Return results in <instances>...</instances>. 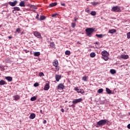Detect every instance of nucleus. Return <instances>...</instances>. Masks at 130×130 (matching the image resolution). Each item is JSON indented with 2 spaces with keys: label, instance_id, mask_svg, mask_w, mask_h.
I'll return each instance as SVG.
<instances>
[{
  "label": "nucleus",
  "instance_id": "obj_38",
  "mask_svg": "<svg viewBox=\"0 0 130 130\" xmlns=\"http://www.w3.org/2000/svg\"><path fill=\"white\" fill-rule=\"evenodd\" d=\"M126 35H127V38L128 39H129V38H130V32H127Z\"/></svg>",
  "mask_w": 130,
  "mask_h": 130
},
{
  "label": "nucleus",
  "instance_id": "obj_51",
  "mask_svg": "<svg viewBox=\"0 0 130 130\" xmlns=\"http://www.w3.org/2000/svg\"><path fill=\"white\" fill-rule=\"evenodd\" d=\"M127 128H129V129H130V124H128L127 125Z\"/></svg>",
  "mask_w": 130,
  "mask_h": 130
},
{
  "label": "nucleus",
  "instance_id": "obj_22",
  "mask_svg": "<svg viewBox=\"0 0 130 130\" xmlns=\"http://www.w3.org/2000/svg\"><path fill=\"white\" fill-rule=\"evenodd\" d=\"M106 91L107 94H111V90H110V89H109L108 88H106Z\"/></svg>",
  "mask_w": 130,
  "mask_h": 130
},
{
  "label": "nucleus",
  "instance_id": "obj_40",
  "mask_svg": "<svg viewBox=\"0 0 130 130\" xmlns=\"http://www.w3.org/2000/svg\"><path fill=\"white\" fill-rule=\"evenodd\" d=\"M34 87H38V86H39V83L37 82L34 84Z\"/></svg>",
  "mask_w": 130,
  "mask_h": 130
},
{
  "label": "nucleus",
  "instance_id": "obj_27",
  "mask_svg": "<svg viewBox=\"0 0 130 130\" xmlns=\"http://www.w3.org/2000/svg\"><path fill=\"white\" fill-rule=\"evenodd\" d=\"M45 19H46V17L44 16H42L40 17V20H41V21H42L43 20H45Z\"/></svg>",
  "mask_w": 130,
  "mask_h": 130
},
{
  "label": "nucleus",
  "instance_id": "obj_7",
  "mask_svg": "<svg viewBox=\"0 0 130 130\" xmlns=\"http://www.w3.org/2000/svg\"><path fill=\"white\" fill-rule=\"evenodd\" d=\"M83 101V99L82 98H80L78 99H75L73 101H72V103L73 104H77V103H80V102H82Z\"/></svg>",
  "mask_w": 130,
  "mask_h": 130
},
{
  "label": "nucleus",
  "instance_id": "obj_5",
  "mask_svg": "<svg viewBox=\"0 0 130 130\" xmlns=\"http://www.w3.org/2000/svg\"><path fill=\"white\" fill-rule=\"evenodd\" d=\"M56 89H57V91L58 92H61L64 89V85L62 84V83H60L57 86Z\"/></svg>",
  "mask_w": 130,
  "mask_h": 130
},
{
  "label": "nucleus",
  "instance_id": "obj_56",
  "mask_svg": "<svg viewBox=\"0 0 130 130\" xmlns=\"http://www.w3.org/2000/svg\"><path fill=\"white\" fill-rule=\"evenodd\" d=\"M0 82H5V81H4V80H1V81H0Z\"/></svg>",
  "mask_w": 130,
  "mask_h": 130
},
{
  "label": "nucleus",
  "instance_id": "obj_34",
  "mask_svg": "<svg viewBox=\"0 0 130 130\" xmlns=\"http://www.w3.org/2000/svg\"><path fill=\"white\" fill-rule=\"evenodd\" d=\"M0 85H7V82H0Z\"/></svg>",
  "mask_w": 130,
  "mask_h": 130
},
{
  "label": "nucleus",
  "instance_id": "obj_17",
  "mask_svg": "<svg viewBox=\"0 0 130 130\" xmlns=\"http://www.w3.org/2000/svg\"><path fill=\"white\" fill-rule=\"evenodd\" d=\"M56 5H57V3L56 2H55L54 3H51L50 5H49V7L50 8H52L53 7H55V6H56Z\"/></svg>",
  "mask_w": 130,
  "mask_h": 130
},
{
  "label": "nucleus",
  "instance_id": "obj_16",
  "mask_svg": "<svg viewBox=\"0 0 130 130\" xmlns=\"http://www.w3.org/2000/svg\"><path fill=\"white\" fill-rule=\"evenodd\" d=\"M121 58H123V59H127L128 58V55H121Z\"/></svg>",
  "mask_w": 130,
  "mask_h": 130
},
{
  "label": "nucleus",
  "instance_id": "obj_20",
  "mask_svg": "<svg viewBox=\"0 0 130 130\" xmlns=\"http://www.w3.org/2000/svg\"><path fill=\"white\" fill-rule=\"evenodd\" d=\"M13 98L14 99V100H19V99H20V96L16 95L13 96Z\"/></svg>",
  "mask_w": 130,
  "mask_h": 130
},
{
  "label": "nucleus",
  "instance_id": "obj_19",
  "mask_svg": "<svg viewBox=\"0 0 130 130\" xmlns=\"http://www.w3.org/2000/svg\"><path fill=\"white\" fill-rule=\"evenodd\" d=\"M40 52H35L34 53V56H39L40 55Z\"/></svg>",
  "mask_w": 130,
  "mask_h": 130
},
{
  "label": "nucleus",
  "instance_id": "obj_6",
  "mask_svg": "<svg viewBox=\"0 0 130 130\" xmlns=\"http://www.w3.org/2000/svg\"><path fill=\"white\" fill-rule=\"evenodd\" d=\"M112 12L118 13L120 11V7L118 6H114L112 8Z\"/></svg>",
  "mask_w": 130,
  "mask_h": 130
},
{
  "label": "nucleus",
  "instance_id": "obj_11",
  "mask_svg": "<svg viewBox=\"0 0 130 130\" xmlns=\"http://www.w3.org/2000/svg\"><path fill=\"white\" fill-rule=\"evenodd\" d=\"M55 79H56V81H57V82H58V81H59V80L61 79V75H56Z\"/></svg>",
  "mask_w": 130,
  "mask_h": 130
},
{
  "label": "nucleus",
  "instance_id": "obj_57",
  "mask_svg": "<svg viewBox=\"0 0 130 130\" xmlns=\"http://www.w3.org/2000/svg\"><path fill=\"white\" fill-rule=\"evenodd\" d=\"M95 44H98V42H96Z\"/></svg>",
  "mask_w": 130,
  "mask_h": 130
},
{
  "label": "nucleus",
  "instance_id": "obj_14",
  "mask_svg": "<svg viewBox=\"0 0 130 130\" xmlns=\"http://www.w3.org/2000/svg\"><path fill=\"white\" fill-rule=\"evenodd\" d=\"M115 32H116V29H115L109 30V33H110L111 34H114Z\"/></svg>",
  "mask_w": 130,
  "mask_h": 130
},
{
  "label": "nucleus",
  "instance_id": "obj_18",
  "mask_svg": "<svg viewBox=\"0 0 130 130\" xmlns=\"http://www.w3.org/2000/svg\"><path fill=\"white\" fill-rule=\"evenodd\" d=\"M19 6L20 7H25V2H24V1H21L20 3H19Z\"/></svg>",
  "mask_w": 130,
  "mask_h": 130
},
{
  "label": "nucleus",
  "instance_id": "obj_31",
  "mask_svg": "<svg viewBox=\"0 0 130 130\" xmlns=\"http://www.w3.org/2000/svg\"><path fill=\"white\" fill-rule=\"evenodd\" d=\"M14 10H15V11H20V8L18 7H15L13 8Z\"/></svg>",
  "mask_w": 130,
  "mask_h": 130
},
{
  "label": "nucleus",
  "instance_id": "obj_49",
  "mask_svg": "<svg viewBox=\"0 0 130 130\" xmlns=\"http://www.w3.org/2000/svg\"><path fill=\"white\" fill-rule=\"evenodd\" d=\"M46 122H47L46 120H44L43 121V123H44V124H45V123H46Z\"/></svg>",
  "mask_w": 130,
  "mask_h": 130
},
{
  "label": "nucleus",
  "instance_id": "obj_12",
  "mask_svg": "<svg viewBox=\"0 0 130 130\" xmlns=\"http://www.w3.org/2000/svg\"><path fill=\"white\" fill-rule=\"evenodd\" d=\"M29 117L30 119H34V118H35V117H36V115L35 113H31V114H30Z\"/></svg>",
  "mask_w": 130,
  "mask_h": 130
},
{
  "label": "nucleus",
  "instance_id": "obj_35",
  "mask_svg": "<svg viewBox=\"0 0 130 130\" xmlns=\"http://www.w3.org/2000/svg\"><path fill=\"white\" fill-rule=\"evenodd\" d=\"M71 25L72 28H75L76 27V22H73Z\"/></svg>",
  "mask_w": 130,
  "mask_h": 130
},
{
  "label": "nucleus",
  "instance_id": "obj_9",
  "mask_svg": "<svg viewBox=\"0 0 130 130\" xmlns=\"http://www.w3.org/2000/svg\"><path fill=\"white\" fill-rule=\"evenodd\" d=\"M34 35L36 36V37H37V38H41V34L40 33L37 32V31H35L34 32Z\"/></svg>",
  "mask_w": 130,
  "mask_h": 130
},
{
  "label": "nucleus",
  "instance_id": "obj_10",
  "mask_svg": "<svg viewBox=\"0 0 130 130\" xmlns=\"http://www.w3.org/2000/svg\"><path fill=\"white\" fill-rule=\"evenodd\" d=\"M49 88H50V86H49V83H46L44 87V90L45 91H48V90H49Z\"/></svg>",
  "mask_w": 130,
  "mask_h": 130
},
{
  "label": "nucleus",
  "instance_id": "obj_36",
  "mask_svg": "<svg viewBox=\"0 0 130 130\" xmlns=\"http://www.w3.org/2000/svg\"><path fill=\"white\" fill-rule=\"evenodd\" d=\"M82 80L83 81H84L85 82H86V81H87V77L84 76L83 77H82Z\"/></svg>",
  "mask_w": 130,
  "mask_h": 130
},
{
  "label": "nucleus",
  "instance_id": "obj_3",
  "mask_svg": "<svg viewBox=\"0 0 130 130\" xmlns=\"http://www.w3.org/2000/svg\"><path fill=\"white\" fill-rule=\"evenodd\" d=\"M102 55V58L104 59L105 60H108V56L109 55V53L107 52V51L104 50L101 53Z\"/></svg>",
  "mask_w": 130,
  "mask_h": 130
},
{
  "label": "nucleus",
  "instance_id": "obj_4",
  "mask_svg": "<svg viewBox=\"0 0 130 130\" xmlns=\"http://www.w3.org/2000/svg\"><path fill=\"white\" fill-rule=\"evenodd\" d=\"M52 64L55 67V69L57 71H59V67H58V60L57 59H55L52 62Z\"/></svg>",
  "mask_w": 130,
  "mask_h": 130
},
{
  "label": "nucleus",
  "instance_id": "obj_42",
  "mask_svg": "<svg viewBox=\"0 0 130 130\" xmlns=\"http://www.w3.org/2000/svg\"><path fill=\"white\" fill-rule=\"evenodd\" d=\"M69 107H73V108H75V105H69Z\"/></svg>",
  "mask_w": 130,
  "mask_h": 130
},
{
  "label": "nucleus",
  "instance_id": "obj_33",
  "mask_svg": "<svg viewBox=\"0 0 130 130\" xmlns=\"http://www.w3.org/2000/svg\"><path fill=\"white\" fill-rule=\"evenodd\" d=\"M77 93H81V94H83L84 93V91L78 88V90H77Z\"/></svg>",
  "mask_w": 130,
  "mask_h": 130
},
{
  "label": "nucleus",
  "instance_id": "obj_2",
  "mask_svg": "<svg viewBox=\"0 0 130 130\" xmlns=\"http://www.w3.org/2000/svg\"><path fill=\"white\" fill-rule=\"evenodd\" d=\"M109 121L107 119H102L100 120L97 122V125L99 126H103V125H105L107 123H108Z\"/></svg>",
  "mask_w": 130,
  "mask_h": 130
},
{
  "label": "nucleus",
  "instance_id": "obj_28",
  "mask_svg": "<svg viewBox=\"0 0 130 130\" xmlns=\"http://www.w3.org/2000/svg\"><path fill=\"white\" fill-rule=\"evenodd\" d=\"M91 5H92V6H97V5H98L99 4V3H98V2H91Z\"/></svg>",
  "mask_w": 130,
  "mask_h": 130
},
{
  "label": "nucleus",
  "instance_id": "obj_46",
  "mask_svg": "<svg viewBox=\"0 0 130 130\" xmlns=\"http://www.w3.org/2000/svg\"><path fill=\"white\" fill-rule=\"evenodd\" d=\"M78 89H79V87H76L75 88V91H77V92H78Z\"/></svg>",
  "mask_w": 130,
  "mask_h": 130
},
{
  "label": "nucleus",
  "instance_id": "obj_30",
  "mask_svg": "<svg viewBox=\"0 0 130 130\" xmlns=\"http://www.w3.org/2000/svg\"><path fill=\"white\" fill-rule=\"evenodd\" d=\"M103 92V88L99 89L98 90V92L99 94H101V93H102Z\"/></svg>",
  "mask_w": 130,
  "mask_h": 130
},
{
  "label": "nucleus",
  "instance_id": "obj_24",
  "mask_svg": "<svg viewBox=\"0 0 130 130\" xmlns=\"http://www.w3.org/2000/svg\"><path fill=\"white\" fill-rule=\"evenodd\" d=\"M95 36L98 37V38H103V35L102 34H100V35L96 34Z\"/></svg>",
  "mask_w": 130,
  "mask_h": 130
},
{
  "label": "nucleus",
  "instance_id": "obj_52",
  "mask_svg": "<svg viewBox=\"0 0 130 130\" xmlns=\"http://www.w3.org/2000/svg\"><path fill=\"white\" fill-rule=\"evenodd\" d=\"M61 112H64V109H61Z\"/></svg>",
  "mask_w": 130,
  "mask_h": 130
},
{
  "label": "nucleus",
  "instance_id": "obj_1",
  "mask_svg": "<svg viewBox=\"0 0 130 130\" xmlns=\"http://www.w3.org/2000/svg\"><path fill=\"white\" fill-rule=\"evenodd\" d=\"M95 31V28H87L85 29L87 36L88 37H91L93 32Z\"/></svg>",
  "mask_w": 130,
  "mask_h": 130
},
{
  "label": "nucleus",
  "instance_id": "obj_37",
  "mask_svg": "<svg viewBox=\"0 0 130 130\" xmlns=\"http://www.w3.org/2000/svg\"><path fill=\"white\" fill-rule=\"evenodd\" d=\"M16 32H17V33H18V34L20 33V32H21V29H20V28H17V29H16Z\"/></svg>",
  "mask_w": 130,
  "mask_h": 130
},
{
  "label": "nucleus",
  "instance_id": "obj_58",
  "mask_svg": "<svg viewBox=\"0 0 130 130\" xmlns=\"http://www.w3.org/2000/svg\"><path fill=\"white\" fill-rule=\"evenodd\" d=\"M2 25H0V28H2Z\"/></svg>",
  "mask_w": 130,
  "mask_h": 130
},
{
  "label": "nucleus",
  "instance_id": "obj_26",
  "mask_svg": "<svg viewBox=\"0 0 130 130\" xmlns=\"http://www.w3.org/2000/svg\"><path fill=\"white\" fill-rule=\"evenodd\" d=\"M37 99V98H36V96H33L31 98L30 101H35V100H36Z\"/></svg>",
  "mask_w": 130,
  "mask_h": 130
},
{
  "label": "nucleus",
  "instance_id": "obj_15",
  "mask_svg": "<svg viewBox=\"0 0 130 130\" xmlns=\"http://www.w3.org/2000/svg\"><path fill=\"white\" fill-rule=\"evenodd\" d=\"M49 46L51 48H55V44L54 42H51Z\"/></svg>",
  "mask_w": 130,
  "mask_h": 130
},
{
  "label": "nucleus",
  "instance_id": "obj_32",
  "mask_svg": "<svg viewBox=\"0 0 130 130\" xmlns=\"http://www.w3.org/2000/svg\"><path fill=\"white\" fill-rule=\"evenodd\" d=\"M90 15H91V16H96V12L91 11V12L90 13Z\"/></svg>",
  "mask_w": 130,
  "mask_h": 130
},
{
  "label": "nucleus",
  "instance_id": "obj_44",
  "mask_svg": "<svg viewBox=\"0 0 130 130\" xmlns=\"http://www.w3.org/2000/svg\"><path fill=\"white\" fill-rule=\"evenodd\" d=\"M36 19H39V14H37V15L36 17Z\"/></svg>",
  "mask_w": 130,
  "mask_h": 130
},
{
  "label": "nucleus",
  "instance_id": "obj_8",
  "mask_svg": "<svg viewBox=\"0 0 130 130\" xmlns=\"http://www.w3.org/2000/svg\"><path fill=\"white\" fill-rule=\"evenodd\" d=\"M8 4L11 7H15V6H16L18 4V1H14V2H9Z\"/></svg>",
  "mask_w": 130,
  "mask_h": 130
},
{
  "label": "nucleus",
  "instance_id": "obj_29",
  "mask_svg": "<svg viewBox=\"0 0 130 130\" xmlns=\"http://www.w3.org/2000/svg\"><path fill=\"white\" fill-rule=\"evenodd\" d=\"M65 54H66V55H70V54H71V51H70L69 50H67L65 52Z\"/></svg>",
  "mask_w": 130,
  "mask_h": 130
},
{
  "label": "nucleus",
  "instance_id": "obj_59",
  "mask_svg": "<svg viewBox=\"0 0 130 130\" xmlns=\"http://www.w3.org/2000/svg\"><path fill=\"white\" fill-rule=\"evenodd\" d=\"M69 103H71V102H69Z\"/></svg>",
  "mask_w": 130,
  "mask_h": 130
},
{
  "label": "nucleus",
  "instance_id": "obj_45",
  "mask_svg": "<svg viewBox=\"0 0 130 130\" xmlns=\"http://www.w3.org/2000/svg\"><path fill=\"white\" fill-rule=\"evenodd\" d=\"M12 13H13V14H16L17 12H16V10L14 9V10L12 11Z\"/></svg>",
  "mask_w": 130,
  "mask_h": 130
},
{
  "label": "nucleus",
  "instance_id": "obj_47",
  "mask_svg": "<svg viewBox=\"0 0 130 130\" xmlns=\"http://www.w3.org/2000/svg\"><path fill=\"white\" fill-rule=\"evenodd\" d=\"M40 112L41 114H43V111H42V110H41L40 111Z\"/></svg>",
  "mask_w": 130,
  "mask_h": 130
},
{
  "label": "nucleus",
  "instance_id": "obj_50",
  "mask_svg": "<svg viewBox=\"0 0 130 130\" xmlns=\"http://www.w3.org/2000/svg\"><path fill=\"white\" fill-rule=\"evenodd\" d=\"M25 52H26V53H28V52H29V51L27 50H24Z\"/></svg>",
  "mask_w": 130,
  "mask_h": 130
},
{
  "label": "nucleus",
  "instance_id": "obj_43",
  "mask_svg": "<svg viewBox=\"0 0 130 130\" xmlns=\"http://www.w3.org/2000/svg\"><path fill=\"white\" fill-rule=\"evenodd\" d=\"M56 16H57V14H52V17L54 18L55 17H56Z\"/></svg>",
  "mask_w": 130,
  "mask_h": 130
},
{
  "label": "nucleus",
  "instance_id": "obj_48",
  "mask_svg": "<svg viewBox=\"0 0 130 130\" xmlns=\"http://www.w3.org/2000/svg\"><path fill=\"white\" fill-rule=\"evenodd\" d=\"M61 5H62L63 7H64V6H66V4L64 3H61Z\"/></svg>",
  "mask_w": 130,
  "mask_h": 130
},
{
  "label": "nucleus",
  "instance_id": "obj_54",
  "mask_svg": "<svg viewBox=\"0 0 130 130\" xmlns=\"http://www.w3.org/2000/svg\"><path fill=\"white\" fill-rule=\"evenodd\" d=\"M77 44H81V43H80V42H77Z\"/></svg>",
  "mask_w": 130,
  "mask_h": 130
},
{
  "label": "nucleus",
  "instance_id": "obj_23",
  "mask_svg": "<svg viewBox=\"0 0 130 130\" xmlns=\"http://www.w3.org/2000/svg\"><path fill=\"white\" fill-rule=\"evenodd\" d=\"M90 57H95L96 56V54L94 52H92L90 54Z\"/></svg>",
  "mask_w": 130,
  "mask_h": 130
},
{
  "label": "nucleus",
  "instance_id": "obj_21",
  "mask_svg": "<svg viewBox=\"0 0 130 130\" xmlns=\"http://www.w3.org/2000/svg\"><path fill=\"white\" fill-rule=\"evenodd\" d=\"M110 73L112 74V75H114V74H116V71L114 69H111L110 70Z\"/></svg>",
  "mask_w": 130,
  "mask_h": 130
},
{
  "label": "nucleus",
  "instance_id": "obj_41",
  "mask_svg": "<svg viewBox=\"0 0 130 130\" xmlns=\"http://www.w3.org/2000/svg\"><path fill=\"white\" fill-rule=\"evenodd\" d=\"M85 12H86V13H90V10H89V9L86 8L85 9Z\"/></svg>",
  "mask_w": 130,
  "mask_h": 130
},
{
  "label": "nucleus",
  "instance_id": "obj_13",
  "mask_svg": "<svg viewBox=\"0 0 130 130\" xmlns=\"http://www.w3.org/2000/svg\"><path fill=\"white\" fill-rule=\"evenodd\" d=\"M5 78L9 82H12L13 81V78L11 76L6 77Z\"/></svg>",
  "mask_w": 130,
  "mask_h": 130
},
{
  "label": "nucleus",
  "instance_id": "obj_55",
  "mask_svg": "<svg viewBox=\"0 0 130 130\" xmlns=\"http://www.w3.org/2000/svg\"><path fill=\"white\" fill-rule=\"evenodd\" d=\"M74 20H75V22H76V21H77V18H74Z\"/></svg>",
  "mask_w": 130,
  "mask_h": 130
},
{
  "label": "nucleus",
  "instance_id": "obj_53",
  "mask_svg": "<svg viewBox=\"0 0 130 130\" xmlns=\"http://www.w3.org/2000/svg\"><path fill=\"white\" fill-rule=\"evenodd\" d=\"M8 38H9V39H12V38H13V37L9 36Z\"/></svg>",
  "mask_w": 130,
  "mask_h": 130
},
{
  "label": "nucleus",
  "instance_id": "obj_25",
  "mask_svg": "<svg viewBox=\"0 0 130 130\" xmlns=\"http://www.w3.org/2000/svg\"><path fill=\"white\" fill-rule=\"evenodd\" d=\"M30 8H31V9H34V10H37V7L35 5H30Z\"/></svg>",
  "mask_w": 130,
  "mask_h": 130
},
{
  "label": "nucleus",
  "instance_id": "obj_39",
  "mask_svg": "<svg viewBox=\"0 0 130 130\" xmlns=\"http://www.w3.org/2000/svg\"><path fill=\"white\" fill-rule=\"evenodd\" d=\"M39 76H40V77H42V76H44V73H43V72H40L39 73Z\"/></svg>",
  "mask_w": 130,
  "mask_h": 130
}]
</instances>
